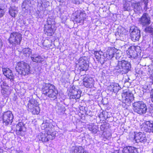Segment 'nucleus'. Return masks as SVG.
<instances>
[{
  "instance_id": "f8f14e48",
  "label": "nucleus",
  "mask_w": 153,
  "mask_h": 153,
  "mask_svg": "<svg viewBox=\"0 0 153 153\" xmlns=\"http://www.w3.org/2000/svg\"><path fill=\"white\" fill-rule=\"evenodd\" d=\"M140 23L143 26L149 25L151 23L150 17L147 13H144L138 20Z\"/></svg>"
},
{
  "instance_id": "0eeeda50",
  "label": "nucleus",
  "mask_w": 153,
  "mask_h": 153,
  "mask_svg": "<svg viewBox=\"0 0 153 153\" xmlns=\"http://www.w3.org/2000/svg\"><path fill=\"white\" fill-rule=\"evenodd\" d=\"M119 52L120 51L114 47L109 48L105 53H104V57L107 59H111L114 57L115 55H117Z\"/></svg>"
},
{
  "instance_id": "e433bc0d",
  "label": "nucleus",
  "mask_w": 153,
  "mask_h": 153,
  "mask_svg": "<svg viewBox=\"0 0 153 153\" xmlns=\"http://www.w3.org/2000/svg\"><path fill=\"white\" fill-rule=\"evenodd\" d=\"M141 1L142 2H143L144 4L145 5L144 8V9L145 10H147L149 0H141Z\"/></svg>"
},
{
  "instance_id": "37998d69",
  "label": "nucleus",
  "mask_w": 153,
  "mask_h": 153,
  "mask_svg": "<svg viewBox=\"0 0 153 153\" xmlns=\"http://www.w3.org/2000/svg\"><path fill=\"white\" fill-rule=\"evenodd\" d=\"M103 114L102 113H100V114L99 115V117L100 118H101L102 117H103Z\"/></svg>"
},
{
  "instance_id": "473e14b6",
  "label": "nucleus",
  "mask_w": 153,
  "mask_h": 153,
  "mask_svg": "<svg viewBox=\"0 0 153 153\" xmlns=\"http://www.w3.org/2000/svg\"><path fill=\"white\" fill-rule=\"evenodd\" d=\"M85 14L83 13H81L80 15V19L77 20V22L79 23H83L84 19Z\"/></svg>"
},
{
  "instance_id": "6ab92c4d",
  "label": "nucleus",
  "mask_w": 153,
  "mask_h": 153,
  "mask_svg": "<svg viewBox=\"0 0 153 153\" xmlns=\"http://www.w3.org/2000/svg\"><path fill=\"white\" fill-rule=\"evenodd\" d=\"M79 64L81 71H87L88 69V65L87 62V61L82 57L79 59Z\"/></svg>"
},
{
  "instance_id": "58836bf2",
  "label": "nucleus",
  "mask_w": 153,
  "mask_h": 153,
  "mask_svg": "<svg viewBox=\"0 0 153 153\" xmlns=\"http://www.w3.org/2000/svg\"><path fill=\"white\" fill-rule=\"evenodd\" d=\"M82 0H72V2L75 4H79L82 1Z\"/></svg>"
},
{
  "instance_id": "603ef678",
  "label": "nucleus",
  "mask_w": 153,
  "mask_h": 153,
  "mask_svg": "<svg viewBox=\"0 0 153 153\" xmlns=\"http://www.w3.org/2000/svg\"><path fill=\"white\" fill-rule=\"evenodd\" d=\"M152 152L153 153V149H152Z\"/></svg>"
},
{
  "instance_id": "5701e85b",
  "label": "nucleus",
  "mask_w": 153,
  "mask_h": 153,
  "mask_svg": "<svg viewBox=\"0 0 153 153\" xmlns=\"http://www.w3.org/2000/svg\"><path fill=\"white\" fill-rule=\"evenodd\" d=\"M108 88V89L111 91L114 92V93H117L120 89V87L119 84L114 83H111Z\"/></svg>"
},
{
  "instance_id": "f3484780",
  "label": "nucleus",
  "mask_w": 153,
  "mask_h": 153,
  "mask_svg": "<svg viewBox=\"0 0 153 153\" xmlns=\"http://www.w3.org/2000/svg\"><path fill=\"white\" fill-rule=\"evenodd\" d=\"M134 139L137 143H145L147 140L145 134L142 132H139L135 134Z\"/></svg>"
},
{
  "instance_id": "cd10ccee",
  "label": "nucleus",
  "mask_w": 153,
  "mask_h": 153,
  "mask_svg": "<svg viewBox=\"0 0 153 153\" xmlns=\"http://www.w3.org/2000/svg\"><path fill=\"white\" fill-rule=\"evenodd\" d=\"M94 54L96 59H97L98 61L102 58L104 59L103 56L104 53L102 51H94Z\"/></svg>"
},
{
  "instance_id": "c03bdc74",
  "label": "nucleus",
  "mask_w": 153,
  "mask_h": 153,
  "mask_svg": "<svg viewBox=\"0 0 153 153\" xmlns=\"http://www.w3.org/2000/svg\"><path fill=\"white\" fill-rule=\"evenodd\" d=\"M17 153H25L22 150H19L18 151Z\"/></svg>"
},
{
  "instance_id": "f704fd0d",
  "label": "nucleus",
  "mask_w": 153,
  "mask_h": 153,
  "mask_svg": "<svg viewBox=\"0 0 153 153\" xmlns=\"http://www.w3.org/2000/svg\"><path fill=\"white\" fill-rule=\"evenodd\" d=\"M5 12L4 9L0 6V18L2 17L4 15Z\"/></svg>"
},
{
  "instance_id": "7c9ffc66",
  "label": "nucleus",
  "mask_w": 153,
  "mask_h": 153,
  "mask_svg": "<svg viewBox=\"0 0 153 153\" xmlns=\"http://www.w3.org/2000/svg\"><path fill=\"white\" fill-rule=\"evenodd\" d=\"M21 37V35L20 33L15 32L11 33L10 38H20Z\"/></svg>"
},
{
  "instance_id": "aec40b11",
  "label": "nucleus",
  "mask_w": 153,
  "mask_h": 153,
  "mask_svg": "<svg viewBox=\"0 0 153 153\" xmlns=\"http://www.w3.org/2000/svg\"><path fill=\"white\" fill-rule=\"evenodd\" d=\"M94 81L92 78L85 77L83 79V85L86 88H91L93 86Z\"/></svg>"
},
{
  "instance_id": "72a5a7b5",
  "label": "nucleus",
  "mask_w": 153,
  "mask_h": 153,
  "mask_svg": "<svg viewBox=\"0 0 153 153\" xmlns=\"http://www.w3.org/2000/svg\"><path fill=\"white\" fill-rule=\"evenodd\" d=\"M145 31L146 32L151 33L153 34V28L150 26L146 27Z\"/></svg>"
},
{
  "instance_id": "6e6552de",
  "label": "nucleus",
  "mask_w": 153,
  "mask_h": 153,
  "mask_svg": "<svg viewBox=\"0 0 153 153\" xmlns=\"http://www.w3.org/2000/svg\"><path fill=\"white\" fill-rule=\"evenodd\" d=\"M123 102L127 105H130L131 102L134 100L133 94L130 91L124 92L122 94Z\"/></svg>"
},
{
  "instance_id": "2f4dec72",
  "label": "nucleus",
  "mask_w": 153,
  "mask_h": 153,
  "mask_svg": "<svg viewBox=\"0 0 153 153\" xmlns=\"http://www.w3.org/2000/svg\"><path fill=\"white\" fill-rule=\"evenodd\" d=\"M151 60L153 63V58H152ZM152 68V69L151 68L149 69V70L148 71L149 73V74L150 75L149 76L150 78L152 80V82L153 83V66Z\"/></svg>"
},
{
  "instance_id": "423d86ee",
  "label": "nucleus",
  "mask_w": 153,
  "mask_h": 153,
  "mask_svg": "<svg viewBox=\"0 0 153 153\" xmlns=\"http://www.w3.org/2000/svg\"><path fill=\"white\" fill-rule=\"evenodd\" d=\"M37 101L33 99L30 100L28 103V110L33 114H38L40 109Z\"/></svg>"
},
{
  "instance_id": "bb28decb",
  "label": "nucleus",
  "mask_w": 153,
  "mask_h": 153,
  "mask_svg": "<svg viewBox=\"0 0 153 153\" xmlns=\"http://www.w3.org/2000/svg\"><path fill=\"white\" fill-rule=\"evenodd\" d=\"M89 130L94 134H96L98 131V128L92 123L89 124L88 126Z\"/></svg>"
},
{
  "instance_id": "a211bd4d",
  "label": "nucleus",
  "mask_w": 153,
  "mask_h": 153,
  "mask_svg": "<svg viewBox=\"0 0 153 153\" xmlns=\"http://www.w3.org/2000/svg\"><path fill=\"white\" fill-rule=\"evenodd\" d=\"M81 91L79 90L72 89L70 94V99H75L76 100L79 99L81 97Z\"/></svg>"
},
{
  "instance_id": "20e7f679",
  "label": "nucleus",
  "mask_w": 153,
  "mask_h": 153,
  "mask_svg": "<svg viewBox=\"0 0 153 153\" xmlns=\"http://www.w3.org/2000/svg\"><path fill=\"white\" fill-rule=\"evenodd\" d=\"M133 109L134 112L143 114L146 113L147 108L146 104L142 101H138L133 103Z\"/></svg>"
},
{
  "instance_id": "a18cd8bd",
  "label": "nucleus",
  "mask_w": 153,
  "mask_h": 153,
  "mask_svg": "<svg viewBox=\"0 0 153 153\" xmlns=\"http://www.w3.org/2000/svg\"><path fill=\"white\" fill-rule=\"evenodd\" d=\"M2 42H1V39H0V48L2 46Z\"/></svg>"
},
{
  "instance_id": "f257e3e1",
  "label": "nucleus",
  "mask_w": 153,
  "mask_h": 153,
  "mask_svg": "<svg viewBox=\"0 0 153 153\" xmlns=\"http://www.w3.org/2000/svg\"><path fill=\"white\" fill-rule=\"evenodd\" d=\"M54 122L51 119L47 120L41 124L42 130H45V133H41L38 135L37 138L43 142H47L53 139V133L54 130Z\"/></svg>"
},
{
  "instance_id": "393cba45",
  "label": "nucleus",
  "mask_w": 153,
  "mask_h": 153,
  "mask_svg": "<svg viewBox=\"0 0 153 153\" xmlns=\"http://www.w3.org/2000/svg\"><path fill=\"white\" fill-rule=\"evenodd\" d=\"M31 58L33 62H41L44 60L43 58L41 56L36 55H33Z\"/></svg>"
},
{
  "instance_id": "4c0bfd02",
  "label": "nucleus",
  "mask_w": 153,
  "mask_h": 153,
  "mask_svg": "<svg viewBox=\"0 0 153 153\" xmlns=\"http://www.w3.org/2000/svg\"><path fill=\"white\" fill-rule=\"evenodd\" d=\"M105 132H104V135L105 136V139H109V138L111 136V133L109 131L107 132V133H105Z\"/></svg>"
},
{
  "instance_id": "9d476101",
  "label": "nucleus",
  "mask_w": 153,
  "mask_h": 153,
  "mask_svg": "<svg viewBox=\"0 0 153 153\" xmlns=\"http://www.w3.org/2000/svg\"><path fill=\"white\" fill-rule=\"evenodd\" d=\"M51 19H47V23L45 25L44 32L45 34L48 36H52L54 33V26L50 22Z\"/></svg>"
},
{
  "instance_id": "79ce46f5",
  "label": "nucleus",
  "mask_w": 153,
  "mask_h": 153,
  "mask_svg": "<svg viewBox=\"0 0 153 153\" xmlns=\"http://www.w3.org/2000/svg\"><path fill=\"white\" fill-rule=\"evenodd\" d=\"M105 125H102L100 127V130L102 131H104L105 129Z\"/></svg>"
},
{
  "instance_id": "09e8293b",
  "label": "nucleus",
  "mask_w": 153,
  "mask_h": 153,
  "mask_svg": "<svg viewBox=\"0 0 153 153\" xmlns=\"http://www.w3.org/2000/svg\"><path fill=\"white\" fill-rule=\"evenodd\" d=\"M136 40V39H132V40L133 41H134V40Z\"/></svg>"
},
{
  "instance_id": "c9c22d12",
  "label": "nucleus",
  "mask_w": 153,
  "mask_h": 153,
  "mask_svg": "<svg viewBox=\"0 0 153 153\" xmlns=\"http://www.w3.org/2000/svg\"><path fill=\"white\" fill-rule=\"evenodd\" d=\"M123 8L125 10H130V7L129 4L127 3L123 5Z\"/></svg>"
},
{
  "instance_id": "c756f323",
  "label": "nucleus",
  "mask_w": 153,
  "mask_h": 153,
  "mask_svg": "<svg viewBox=\"0 0 153 153\" xmlns=\"http://www.w3.org/2000/svg\"><path fill=\"white\" fill-rule=\"evenodd\" d=\"M9 42L13 45L19 44L20 39H8Z\"/></svg>"
},
{
  "instance_id": "2eb2a0df",
  "label": "nucleus",
  "mask_w": 153,
  "mask_h": 153,
  "mask_svg": "<svg viewBox=\"0 0 153 153\" xmlns=\"http://www.w3.org/2000/svg\"><path fill=\"white\" fill-rule=\"evenodd\" d=\"M127 56L132 59L136 58L137 56V52L134 47L131 46L128 48L126 51Z\"/></svg>"
},
{
  "instance_id": "a878e982",
  "label": "nucleus",
  "mask_w": 153,
  "mask_h": 153,
  "mask_svg": "<svg viewBox=\"0 0 153 153\" xmlns=\"http://www.w3.org/2000/svg\"><path fill=\"white\" fill-rule=\"evenodd\" d=\"M140 3L139 2L133 3L131 4L132 7L135 11H139L142 9Z\"/></svg>"
},
{
  "instance_id": "39448f33",
  "label": "nucleus",
  "mask_w": 153,
  "mask_h": 153,
  "mask_svg": "<svg viewBox=\"0 0 153 153\" xmlns=\"http://www.w3.org/2000/svg\"><path fill=\"white\" fill-rule=\"evenodd\" d=\"M29 69V65L23 62H18L16 67V70L18 73L24 76L28 75L30 73Z\"/></svg>"
},
{
  "instance_id": "3c124183",
  "label": "nucleus",
  "mask_w": 153,
  "mask_h": 153,
  "mask_svg": "<svg viewBox=\"0 0 153 153\" xmlns=\"http://www.w3.org/2000/svg\"><path fill=\"white\" fill-rule=\"evenodd\" d=\"M122 29H123V28H121V29H120V30H121Z\"/></svg>"
},
{
  "instance_id": "1a4fd4ad",
  "label": "nucleus",
  "mask_w": 153,
  "mask_h": 153,
  "mask_svg": "<svg viewBox=\"0 0 153 153\" xmlns=\"http://www.w3.org/2000/svg\"><path fill=\"white\" fill-rule=\"evenodd\" d=\"M13 116L10 111H7L3 113L2 120L3 123L5 125L11 124L13 121Z\"/></svg>"
},
{
  "instance_id": "a19ab883",
  "label": "nucleus",
  "mask_w": 153,
  "mask_h": 153,
  "mask_svg": "<svg viewBox=\"0 0 153 153\" xmlns=\"http://www.w3.org/2000/svg\"><path fill=\"white\" fill-rule=\"evenodd\" d=\"M27 1H27L26 0H24L23 3V5H22V7L24 8H26V3H27Z\"/></svg>"
},
{
  "instance_id": "c85d7f7f",
  "label": "nucleus",
  "mask_w": 153,
  "mask_h": 153,
  "mask_svg": "<svg viewBox=\"0 0 153 153\" xmlns=\"http://www.w3.org/2000/svg\"><path fill=\"white\" fill-rule=\"evenodd\" d=\"M22 51L23 54L26 56H29L32 53V50L29 48L23 49Z\"/></svg>"
},
{
  "instance_id": "de8ad7c7",
  "label": "nucleus",
  "mask_w": 153,
  "mask_h": 153,
  "mask_svg": "<svg viewBox=\"0 0 153 153\" xmlns=\"http://www.w3.org/2000/svg\"><path fill=\"white\" fill-rule=\"evenodd\" d=\"M118 33H120V34H121V31H120V30H119V29H118Z\"/></svg>"
},
{
  "instance_id": "b1692460",
  "label": "nucleus",
  "mask_w": 153,
  "mask_h": 153,
  "mask_svg": "<svg viewBox=\"0 0 153 153\" xmlns=\"http://www.w3.org/2000/svg\"><path fill=\"white\" fill-rule=\"evenodd\" d=\"M9 13L12 17H15L18 12V8L16 6L12 5L9 9Z\"/></svg>"
},
{
  "instance_id": "f03ea898",
  "label": "nucleus",
  "mask_w": 153,
  "mask_h": 153,
  "mask_svg": "<svg viewBox=\"0 0 153 153\" xmlns=\"http://www.w3.org/2000/svg\"><path fill=\"white\" fill-rule=\"evenodd\" d=\"M42 93L46 96L55 100L57 98L58 91L56 87L50 83H45L43 85Z\"/></svg>"
},
{
  "instance_id": "dca6fc26",
  "label": "nucleus",
  "mask_w": 153,
  "mask_h": 153,
  "mask_svg": "<svg viewBox=\"0 0 153 153\" xmlns=\"http://www.w3.org/2000/svg\"><path fill=\"white\" fill-rule=\"evenodd\" d=\"M3 74L7 79H10L11 81H13L14 79V76L12 71L9 68H2Z\"/></svg>"
},
{
  "instance_id": "ea45409f",
  "label": "nucleus",
  "mask_w": 153,
  "mask_h": 153,
  "mask_svg": "<svg viewBox=\"0 0 153 153\" xmlns=\"http://www.w3.org/2000/svg\"><path fill=\"white\" fill-rule=\"evenodd\" d=\"M150 98L152 101L153 103V89H152L150 92Z\"/></svg>"
},
{
  "instance_id": "4468645a",
  "label": "nucleus",
  "mask_w": 153,
  "mask_h": 153,
  "mask_svg": "<svg viewBox=\"0 0 153 153\" xmlns=\"http://www.w3.org/2000/svg\"><path fill=\"white\" fill-rule=\"evenodd\" d=\"M130 35L132 38H139L140 37V31L135 26H132L130 29Z\"/></svg>"
},
{
  "instance_id": "9b49d317",
  "label": "nucleus",
  "mask_w": 153,
  "mask_h": 153,
  "mask_svg": "<svg viewBox=\"0 0 153 153\" xmlns=\"http://www.w3.org/2000/svg\"><path fill=\"white\" fill-rule=\"evenodd\" d=\"M0 87L1 92L4 96L7 97L10 94V87L5 81H1L0 83Z\"/></svg>"
},
{
  "instance_id": "412c9836",
  "label": "nucleus",
  "mask_w": 153,
  "mask_h": 153,
  "mask_svg": "<svg viewBox=\"0 0 153 153\" xmlns=\"http://www.w3.org/2000/svg\"><path fill=\"white\" fill-rule=\"evenodd\" d=\"M71 153H87L82 146H75L71 148Z\"/></svg>"
},
{
  "instance_id": "4be33fe9",
  "label": "nucleus",
  "mask_w": 153,
  "mask_h": 153,
  "mask_svg": "<svg viewBox=\"0 0 153 153\" xmlns=\"http://www.w3.org/2000/svg\"><path fill=\"white\" fill-rule=\"evenodd\" d=\"M24 127L23 123L19 122L16 126V133L18 135L23 136L24 134Z\"/></svg>"
},
{
  "instance_id": "49530a36",
  "label": "nucleus",
  "mask_w": 153,
  "mask_h": 153,
  "mask_svg": "<svg viewBox=\"0 0 153 153\" xmlns=\"http://www.w3.org/2000/svg\"><path fill=\"white\" fill-rule=\"evenodd\" d=\"M108 139H105V136H104L103 137V140H104V141H105L106 140Z\"/></svg>"
},
{
  "instance_id": "8fccbe9b",
  "label": "nucleus",
  "mask_w": 153,
  "mask_h": 153,
  "mask_svg": "<svg viewBox=\"0 0 153 153\" xmlns=\"http://www.w3.org/2000/svg\"><path fill=\"white\" fill-rule=\"evenodd\" d=\"M128 1H131L132 0H127Z\"/></svg>"
},
{
  "instance_id": "7ed1b4c3",
  "label": "nucleus",
  "mask_w": 153,
  "mask_h": 153,
  "mask_svg": "<svg viewBox=\"0 0 153 153\" xmlns=\"http://www.w3.org/2000/svg\"><path fill=\"white\" fill-rule=\"evenodd\" d=\"M131 65L130 62L124 60L119 61L117 65L115 67V69L118 72L123 71L124 73H127L130 69Z\"/></svg>"
},
{
  "instance_id": "ddd939ff",
  "label": "nucleus",
  "mask_w": 153,
  "mask_h": 153,
  "mask_svg": "<svg viewBox=\"0 0 153 153\" xmlns=\"http://www.w3.org/2000/svg\"><path fill=\"white\" fill-rule=\"evenodd\" d=\"M141 129L146 132L153 133V121H149L144 122Z\"/></svg>"
}]
</instances>
